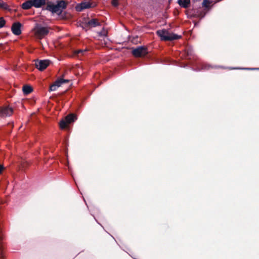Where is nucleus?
<instances>
[{
    "instance_id": "nucleus-1",
    "label": "nucleus",
    "mask_w": 259,
    "mask_h": 259,
    "mask_svg": "<svg viewBox=\"0 0 259 259\" xmlns=\"http://www.w3.org/2000/svg\"><path fill=\"white\" fill-rule=\"evenodd\" d=\"M181 67H187L191 70L195 71H209L211 69H216L219 71L223 70H234V69H239V70H259L258 68H249V67H229L227 66H180Z\"/></svg>"
},
{
    "instance_id": "nucleus-2",
    "label": "nucleus",
    "mask_w": 259,
    "mask_h": 259,
    "mask_svg": "<svg viewBox=\"0 0 259 259\" xmlns=\"http://www.w3.org/2000/svg\"><path fill=\"white\" fill-rule=\"evenodd\" d=\"M66 7V3L64 1H58L56 4L52 2L48 1L47 6L44 9L52 13H56L60 15Z\"/></svg>"
},
{
    "instance_id": "nucleus-3",
    "label": "nucleus",
    "mask_w": 259,
    "mask_h": 259,
    "mask_svg": "<svg viewBox=\"0 0 259 259\" xmlns=\"http://www.w3.org/2000/svg\"><path fill=\"white\" fill-rule=\"evenodd\" d=\"M156 33L162 40H172L181 37V36L170 33L165 29L157 30Z\"/></svg>"
},
{
    "instance_id": "nucleus-4",
    "label": "nucleus",
    "mask_w": 259,
    "mask_h": 259,
    "mask_svg": "<svg viewBox=\"0 0 259 259\" xmlns=\"http://www.w3.org/2000/svg\"><path fill=\"white\" fill-rule=\"evenodd\" d=\"M33 31L35 36L39 39H41L49 33V28L37 25L34 28Z\"/></svg>"
},
{
    "instance_id": "nucleus-5",
    "label": "nucleus",
    "mask_w": 259,
    "mask_h": 259,
    "mask_svg": "<svg viewBox=\"0 0 259 259\" xmlns=\"http://www.w3.org/2000/svg\"><path fill=\"white\" fill-rule=\"evenodd\" d=\"M14 113L13 108L9 105L0 106V117L6 118L10 117Z\"/></svg>"
},
{
    "instance_id": "nucleus-6",
    "label": "nucleus",
    "mask_w": 259,
    "mask_h": 259,
    "mask_svg": "<svg viewBox=\"0 0 259 259\" xmlns=\"http://www.w3.org/2000/svg\"><path fill=\"white\" fill-rule=\"evenodd\" d=\"M148 53L147 48L140 46L132 50V54L135 57H143Z\"/></svg>"
},
{
    "instance_id": "nucleus-7",
    "label": "nucleus",
    "mask_w": 259,
    "mask_h": 259,
    "mask_svg": "<svg viewBox=\"0 0 259 259\" xmlns=\"http://www.w3.org/2000/svg\"><path fill=\"white\" fill-rule=\"evenodd\" d=\"M95 6V5H93V4L91 2L87 1H84L81 3L80 4L77 5L76 6L75 9L77 11L80 12L83 9H89L91 7H93Z\"/></svg>"
},
{
    "instance_id": "nucleus-8",
    "label": "nucleus",
    "mask_w": 259,
    "mask_h": 259,
    "mask_svg": "<svg viewBox=\"0 0 259 259\" xmlns=\"http://www.w3.org/2000/svg\"><path fill=\"white\" fill-rule=\"evenodd\" d=\"M21 24L19 22H16L13 24L12 26V31L13 33L15 35H19L21 33Z\"/></svg>"
},
{
    "instance_id": "nucleus-9",
    "label": "nucleus",
    "mask_w": 259,
    "mask_h": 259,
    "mask_svg": "<svg viewBox=\"0 0 259 259\" xmlns=\"http://www.w3.org/2000/svg\"><path fill=\"white\" fill-rule=\"evenodd\" d=\"M90 50L89 49H79L75 50L74 52V55L78 57L85 56L88 54Z\"/></svg>"
},
{
    "instance_id": "nucleus-10",
    "label": "nucleus",
    "mask_w": 259,
    "mask_h": 259,
    "mask_svg": "<svg viewBox=\"0 0 259 259\" xmlns=\"http://www.w3.org/2000/svg\"><path fill=\"white\" fill-rule=\"evenodd\" d=\"M33 7L35 8H40L46 5L47 2L46 0H32Z\"/></svg>"
},
{
    "instance_id": "nucleus-11",
    "label": "nucleus",
    "mask_w": 259,
    "mask_h": 259,
    "mask_svg": "<svg viewBox=\"0 0 259 259\" xmlns=\"http://www.w3.org/2000/svg\"><path fill=\"white\" fill-rule=\"evenodd\" d=\"M33 7L32 0H28L22 4V8L24 10H28Z\"/></svg>"
},
{
    "instance_id": "nucleus-12",
    "label": "nucleus",
    "mask_w": 259,
    "mask_h": 259,
    "mask_svg": "<svg viewBox=\"0 0 259 259\" xmlns=\"http://www.w3.org/2000/svg\"><path fill=\"white\" fill-rule=\"evenodd\" d=\"M35 62L34 64L33 65H50L51 64H53V62H51L49 60H34Z\"/></svg>"
},
{
    "instance_id": "nucleus-13",
    "label": "nucleus",
    "mask_w": 259,
    "mask_h": 259,
    "mask_svg": "<svg viewBox=\"0 0 259 259\" xmlns=\"http://www.w3.org/2000/svg\"><path fill=\"white\" fill-rule=\"evenodd\" d=\"M22 91L24 95H28L32 92L33 89L30 85H24L23 87Z\"/></svg>"
},
{
    "instance_id": "nucleus-14",
    "label": "nucleus",
    "mask_w": 259,
    "mask_h": 259,
    "mask_svg": "<svg viewBox=\"0 0 259 259\" xmlns=\"http://www.w3.org/2000/svg\"><path fill=\"white\" fill-rule=\"evenodd\" d=\"M69 79H64V78H62L61 77H60L59 78H58L55 82L54 83L56 84V85H58L57 86L58 87H60L62 84L63 83H68L69 82Z\"/></svg>"
},
{
    "instance_id": "nucleus-15",
    "label": "nucleus",
    "mask_w": 259,
    "mask_h": 259,
    "mask_svg": "<svg viewBox=\"0 0 259 259\" xmlns=\"http://www.w3.org/2000/svg\"><path fill=\"white\" fill-rule=\"evenodd\" d=\"M178 4L182 7L188 8L190 4V0H178Z\"/></svg>"
},
{
    "instance_id": "nucleus-16",
    "label": "nucleus",
    "mask_w": 259,
    "mask_h": 259,
    "mask_svg": "<svg viewBox=\"0 0 259 259\" xmlns=\"http://www.w3.org/2000/svg\"><path fill=\"white\" fill-rule=\"evenodd\" d=\"M77 119V116L74 114H69L66 117V120L68 123H71L74 122Z\"/></svg>"
},
{
    "instance_id": "nucleus-17",
    "label": "nucleus",
    "mask_w": 259,
    "mask_h": 259,
    "mask_svg": "<svg viewBox=\"0 0 259 259\" xmlns=\"http://www.w3.org/2000/svg\"><path fill=\"white\" fill-rule=\"evenodd\" d=\"M88 25L91 27H94L99 25L98 21L96 19H92L88 22Z\"/></svg>"
},
{
    "instance_id": "nucleus-18",
    "label": "nucleus",
    "mask_w": 259,
    "mask_h": 259,
    "mask_svg": "<svg viewBox=\"0 0 259 259\" xmlns=\"http://www.w3.org/2000/svg\"><path fill=\"white\" fill-rule=\"evenodd\" d=\"M112 66H106V69L104 70V71L109 74V76L112 74L113 72L115 71L116 69L115 68L112 67Z\"/></svg>"
},
{
    "instance_id": "nucleus-19",
    "label": "nucleus",
    "mask_w": 259,
    "mask_h": 259,
    "mask_svg": "<svg viewBox=\"0 0 259 259\" xmlns=\"http://www.w3.org/2000/svg\"><path fill=\"white\" fill-rule=\"evenodd\" d=\"M67 123H68L67 121L66 120V119L61 120L60 121V123H59L60 128L64 129L66 127V126H67Z\"/></svg>"
},
{
    "instance_id": "nucleus-20",
    "label": "nucleus",
    "mask_w": 259,
    "mask_h": 259,
    "mask_svg": "<svg viewBox=\"0 0 259 259\" xmlns=\"http://www.w3.org/2000/svg\"><path fill=\"white\" fill-rule=\"evenodd\" d=\"M187 59H191L193 58V51L190 48H188L187 50Z\"/></svg>"
},
{
    "instance_id": "nucleus-21",
    "label": "nucleus",
    "mask_w": 259,
    "mask_h": 259,
    "mask_svg": "<svg viewBox=\"0 0 259 259\" xmlns=\"http://www.w3.org/2000/svg\"><path fill=\"white\" fill-rule=\"evenodd\" d=\"M211 2L208 0H203L202 3V6L206 8H208L210 6Z\"/></svg>"
},
{
    "instance_id": "nucleus-22",
    "label": "nucleus",
    "mask_w": 259,
    "mask_h": 259,
    "mask_svg": "<svg viewBox=\"0 0 259 259\" xmlns=\"http://www.w3.org/2000/svg\"><path fill=\"white\" fill-rule=\"evenodd\" d=\"M108 32L106 30L103 29L101 32L99 33V34L100 36H107Z\"/></svg>"
},
{
    "instance_id": "nucleus-23",
    "label": "nucleus",
    "mask_w": 259,
    "mask_h": 259,
    "mask_svg": "<svg viewBox=\"0 0 259 259\" xmlns=\"http://www.w3.org/2000/svg\"><path fill=\"white\" fill-rule=\"evenodd\" d=\"M57 85H56L55 83H54L53 84H52L50 87L49 91H56L57 90V89L58 88V87Z\"/></svg>"
},
{
    "instance_id": "nucleus-24",
    "label": "nucleus",
    "mask_w": 259,
    "mask_h": 259,
    "mask_svg": "<svg viewBox=\"0 0 259 259\" xmlns=\"http://www.w3.org/2000/svg\"><path fill=\"white\" fill-rule=\"evenodd\" d=\"M0 8L3 9H7V5L2 0H0Z\"/></svg>"
},
{
    "instance_id": "nucleus-25",
    "label": "nucleus",
    "mask_w": 259,
    "mask_h": 259,
    "mask_svg": "<svg viewBox=\"0 0 259 259\" xmlns=\"http://www.w3.org/2000/svg\"><path fill=\"white\" fill-rule=\"evenodd\" d=\"M48 66H36L37 69L40 71L45 70Z\"/></svg>"
},
{
    "instance_id": "nucleus-26",
    "label": "nucleus",
    "mask_w": 259,
    "mask_h": 259,
    "mask_svg": "<svg viewBox=\"0 0 259 259\" xmlns=\"http://www.w3.org/2000/svg\"><path fill=\"white\" fill-rule=\"evenodd\" d=\"M5 24V21L3 18H0V28L3 27Z\"/></svg>"
},
{
    "instance_id": "nucleus-27",
    "label": "nucleus",
    "mask_w": 259,
    "mask_h": 259,
    "mask_svg": "<svg viewBox=\"0 0 259 259\" xmlns=\"http://www.w3.org/2000/svg\"><path fill=\"white\" fill-rule=\"evenodd\" d=\"M111 4L114 7H117L118 5V0H111Z\"/></svg>"
},
{
    "instance_id": "nucleus-28",
    "label": "nucleus",
    "mask_w": 259,
    "mask_h": 259,
    "mask_svg": "<svg viewBox=\"0 0 259 259\" xmlns=\"http://www.w3.org/2000/svg\"><path fill=\"white\" fill-rule=\"evenodd\" d=\"M4 169V166L2 164H0V174L2 173V172Z\"/></svg>"
},
{
    "instance_id": "nucleus-29",
    "label": "nucleus",
    "mask_w": 259,
    "mask_h": 259,
    "mask_svg": "<svg viewBox=\"0 0 259 259\" xmlns=\"http://www.w3.org/2000/svg\"><path fill=\"white\" fill-rule=\"evenodd\" d=\"M0 259H4L3 254H1L0 256Z\"/></svg>"
},
{
    "instance_id": "nucleus-30",
    "label": "nucleus",
    "mask_w": 259,
    "mask_h": 259,
    "mask_svg": "<svg viewBox=\"0 0 259 259\" xmlns=\"http://www.w3.org/2000/svg\"><path fill=\"white\" fill-rule=\"evenodd\" d=\"M5 69L7 70H8L9 69V68H7V67H5Z\"/></svg>"
},
{
    "instance_id": "nucleus-31",
    "label": "nucleus",
    "mask_w": 259,
    "mask_h": 259,
    "mask_svg": "<svg viewBox=\"0 0 259 259\" xmlns=\"http://www.w3.org/2000/svg\"><path fill=\"white\" fill-rule=\"evenodd\" d=\"M94 217V219H95V220L96 221V222H97L99 224H100L98 222V221L96 220V218H95V217Z\"/></svg>"
}]
</instances>
